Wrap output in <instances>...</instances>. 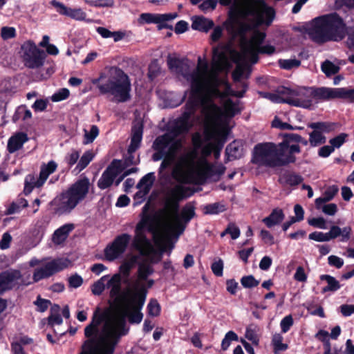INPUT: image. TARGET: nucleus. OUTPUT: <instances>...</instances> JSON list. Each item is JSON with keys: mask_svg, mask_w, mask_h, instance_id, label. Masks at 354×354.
<instances>
[{"mask_svg": "<svg viewBox=\"0 0 354 354\" xmlns=\"http://www.w3.org/2000/svg\"><path fill=\"white\" fill-rule=\"evenodd\" d=\"M274 17V11L262 0H234L230 11L228 19L224 25L227 32L233 37H240L241 52L232 51V59L236 67L232 73L235 81H239L250 64L257 62V44L266 37V35L254 31L250 39L246 34L254 28L265 23L270 25Z\"/></svg>", "mask_w": 354, "mask_h": 354, "instance_id": "nucleus-1", "label": "nucleus"}, {"mask_svg": "<svg viewBox=\"0 0 354 354\" xmlns=\"http://www.w3.org/2000/svg\"><path fill=\"white\" fill-rule=\"evenodd\" d=\"M138 259V254H128L119 268L120 272L108 279L110 308L106 310H142L143 308L148 291L155 284V281L149 277L154 269L150 263H139L136 273L129 279Z\"/></svg>", "mask_w": 354, "mask_h": 354, "instance_id": "nucleus-2", "label": "nucleus"}, {"mask_svg": "<svg viewBox=\"0 0 354 354\" xmlns=\"http://www.w3.org/2000/svg\"><path fill=\"white\" fill-rule=\"evenodd\" d=\"M167 62L171 71L183 75L190 83V94L183 112L185 115H194L200 104H206L211 95H218L216 88L220 82L218 73L227 68L229 64L226 50L222 46L214 48L211 67L199 57L197 66L191 73L188 72L189 65L187 59H180L169 55Z\"/></svg>", "mask_w": 354, "mask_h": 354, "instance_id": "nucleus-3", "label": "nucleus"}, {"mask_svg": "<svg viewBox=\"0 0 354 354\" xmlns=\"http://www.w3.org/2000/svg\"><path fill=\"white\" fill-rule=\"evenodd\" d=\"M187 189L181 185H174L164 191V207L161 210L164 222L160 229L153 232V239L161 252L171 250L172 236H178L185 228V225L195 215V207L191 203L186 204L178 214L179 203L187 197Z\"/></svg>", "mask_w": 354, "mask_h": 354, "instance_id": "nucleus-4", "label": "nucleus"}, {"mask_svg": "<svg viewBox=\"0 0 354 354\" xmlns=\"http://www.w3.org/2000/svg\"><path fill=\"white\" fill-rule=\"evenodd\" d=\"M112 311H94L91 323L84 328L88 339L84 344V350L80 354H113L120 337L127 332L122 322L110 327L113 318L106 313Z\"/></svg>", "mask_w": 354, "mask_h": 354, "instance_id": "nucleus-5", "label": "nucleus"}, {"mask_svg": "<svg viewBox=\"0 0 354 354\" xmlns=\"http://www.w3.org/2000/svg\"><path fill=\"white\" fill-rule=\"evenodd\" d=\"M204 110L205 133L209 140L214 141V155L218 158L231 127V119L241 112L239 102L226 99L222 108L206 105Z\"/></svg>", "mask_w": 354, "mask_h": 354, "instance_id": "nucleus-6", "label": "nucleus"}, {"mask_svg": "<svg viewBox=\"0 0 354 354\" xmlns=\"http://www.w3.org/2000/svg\"><path fill=\"white\" fill-rule=\"evenodd\" d=\"M225 171L224 166L213 167L204 157L197 159L196 151H192L178 158L171 175L179 183L200 184L207 179L218 180Z\"/></svg>", "mask_w": 354, "mask_h": 354, "instance_id": "nucleus-7", "label": "nucleus"}, {"mask_svg": "<svg viewBox=\"0 0 354 354\" xmlns=\"http://www.w3.org/2000/svg\"><path fill=\"white\" fill-rule=\"evenodd\" d=\"M347 27L337 13L317 17L307 29L310 38L317 43L328 41H339L346 36Z\"/></svg>", "mask_w": 354, "mask_h": 354, "instance_id": "nucleus-8", "label": "nucleus"}, {"mask_svg": "<svg viewBox=\"0 0 354 354\" xmlns=\"http://www.w3.org/2000/svg\"><path fill=\"white\" fill-rule=\"evenodd\" d=\"M90 185L89 180L87 178H83L76 181L50 203L53 212L57 215L71 212L79 203L86 198Z\"/></svg>", "mask_w": 354, "mask_h": 354, "instance_id": "nucleus-9", "label": "nucleus"}, {"mask_svg": "<svg viewBox=\"0 0 354 354\" xmlns=\"http://www.w3.org/2000/svg\"><path fill=\"white\" fill-rule=\"evenodd\" d=\"M97 88L102 94H109L118 103L126 102L131 98V83L129 76L120 68L111 67L106 80L98 83Z\"/></svg>", "mask_w": 354, "mask_h": 354, "instance_id": "nucleus-10", "label": "nucleus"}, {"mask_svg": "<svg viewBox=\"0 0 354 354\" xmlns=\"http://www.w3.org/2000/svg\"><path fill=\"white\" fill-rule=\"evenodd\" d=\"M283 145L272 142L257 144L253 151L252 162L259 166L276 167L283 166L296 160L295 156H285Z\"/></svg>", "mask_w": 354, "mask_h": 354, "instance_id": "nucleus-11", "label": "nucleus"}, {"mask_svg": "<svg viewBox=\"0 0 354 354\" xmlns=\"http://www.w3.org/2000/svg\"><path fill=\"white\" fill-rule=\"evenodd\" d=\"M194 116L183 113L175 122L169 126L166 133L158 136L153 143L156 152L152 156L153 161L163 158L169 144L180 133L187 132L193 124Z\"/></svg>", "mask_w": 354, "mask_h": 354, "instance_id": "nucleus-12", "label": "nucleus"}, {"mask_svg": "<svg viewBox=\"0 0 354 354\" xmlns=\"http://www.w3.org/2000/svg\"><path fill=\"white\" fill-rule=\"evenodd\" d=\"M29 265L35 267L39 265L34 271L32 279L37 282L43 279L48 278L57 272L69 267L71 262L66 258H57L54 259H32Z\"/></svg>", "mask_w": 354, "mask_h": 354, "instance_id": "nucleus-13", "label": "nucleus"}, {"mask_svg": "<svg viewBox=\"0 0 354 354\" xmlns=\"http://www.w3.org/2000/svg\"><path fill=\"white\" fill-rule=\"evenodd\" d=\"M146 222L140 221L135 229V235L131 242V248L139 252L140 256L150 257L156 253V249L145 234Z\"/></svg>", "mask_w": 354, "mask_h": 354, "instance_id": "nucleus-14", "label": "nucleus"}, {"mask_svg": "<svg viewBox=\"0 0 354 354\" xmlns=\"http://www.w3.org/2000/svg\"><path fill=\"white\" fill-rule=\"evenodd\" d=\"M21 56L26 66L35 68L43 65L44 53L39 50L34 42L26 41L21 46Z\"/></svg>", "mask_w": 354, "mask_h": 354, "instance_id": "nucleus-15", "label": "nucleus"}, {"mask_svg": "<svg viewBox=\"0 0 354 354\" xmlns=\"http://www.w3.org/2000/svg\"><path fill=\"white\" fill-rule=\"evenodd\" d=\"M289 94L287 103L295 106L308 109L314 100L313 87H301L294 91L286 89Z\"/></svg>", "mask_w": 354, "mask_h": 354, "instance_id": "nucleus-16", "label": "nucleus"}, {"mask_svg": "<svg viewBox=\"0 0 354 354\" xmlns=\"http://www.w3.org/2000/svg\"><path fill=\"white\" fill-rule=\"evenodd\" d=\"M131 239V235L127 233L116 236L112 243L107 245L104 250L106 259L111 261L122 256Z\"/></svg>", "mask_w": 354, "mask_h": 354, "instance_id": "nucleus-17", "label": "nucleus"}, {"mask_svg": "<svg viewBox=\"0 0 354 354\" xmlns=\"http://www.w3.org/2000/svg\"><path fill=\"white\" fill-rule=\"evenodd\" d=\"M110 317H111L114 322L111 324L110 327H115L118 323L122 322L124 324V328L127 329L125 334L121 335L120 339L126 335L129 331V327L127 325V319L131 324L140 323L143 317V315L141 311H112V313H106Z\"/></svg>", "mask_w": 354, "mask_h": 354, "instance_id": "nucleus-18", "label": "nucleus"}, {"mask_svg": "<svg viewBox=\"0 0 354 354\" xmlns=\"http://www.w3.org/2000/svg\"><path fill=\"white\" fill-rule=\"evenodd\" d=\"M122 170V162L118 160H113L99 179L97 186L101 189L108 188L113 184L116 176L119 175Z\"/></svg>", "mask_w": 354, "mask_h": 354, "instance_id": "nucleus-19", "label": "nucleus"}, {"mask_svg": "<svg viewBox=\"0 0 354 354\" xmlns=\"http://www.w3.org/2000/svg\"><path fill=\"white\" fill-rule=\"evenodd\" d=\"M220 72L218 73V75L219 74ZM218 78L219 80V84H218L216 88L218 91V95H212L209 97V98L208 99L206 104H200L199 106V108H201V113L203 115H204V109H205V106L207 105V106H210V105H212V106H216V104H213L212 102V97H223V96H225V95H233V96H236V97H242L243 95H244V93H245L246 91V86H245L244 89L241 91H232L230 88V86L225 82V81L222 79H221L218 76Z\"/></svg>", "mask_w": 354, "mask_h": 354, "instance_id": "nucleus-20", "label": "nucleus"}, {"mask_svg": "<svg viewBox=\"0 0 354 354\" xmlns=\"http://www.w3.org/2000/svg\"><path fill=\"white\" fill-rule=\"evenodd\" d=\"M50 4L56 8L60 15L69 17L75 20L83 21L86 17V13L82 8H68L62 3L55 0L51 1Z\"/></svg>", "mask_w": 354, "mask_h": 354, "instance_id": "nucleus-21", "label": "nucleus"}, {"mask_svg": "<svg viewBox=\"0 0 354 354\" xmlns=\"http://www.w3.org/2000/svg\"><path fill=\"white\" fill-rule=\"evenodd\" d=\"M21 277V272L17 270L5 271L0 274V294L12 288Z\"/></svg>", "mask_w": 354, "mask_h": 354, "instance_id": "nucleus-22", "label": "nucleus"}, {"mask_svg": "<svg viewBox=\"0 0 354 354\" xmlns=\"http://www.w3.org/2000/svg\"><path fill=\"white\" fill-rule=\"evenodd\" d=\"M156 180L153 172H150L144 176L137 185L139 191L136 194L135 197L143 199L149 192Z\"/></svg>", "mask_w": 354, "mask_h": 354, "instance_id": "nucleus-23", "label": "nucleus"}, {"mask_svg": "<svg viewBox=\"0 0 354 354\" xmlns=\"http://www.w3.org/2000/svg\"><path fill=\"white\" fill-rule=\"evenodd\" d=\"M314 100H330L338 98V88L328 87H313Z\"/></svg>", "mask_w": 354, "mask_h": 354, "instance_id": "nucleus-24", "label": "nucleus"}, {"mask_svg": "<svg viewBox=\"0 0 354 354\" xmlns=\"http://www.w3.org/2000/svg\"><path fill=\"white\" fill-rule=\"evenodd\" d=\"M142 132L143 128L142 123L140 122H136L132 128L131 141L128 148L129 153L135 152L140 147L142 138Z\"/></svg>", "mask_w": 354, "mask_h": 354, "instance_id": "nucleus-25", "label": "nucleus"}, {"mask_svg": "<svg viewBox=\"0 0 354 354\" xmlns=\"http://www.w3.org/2000/svg\"><path fill=\"white\" fill-rule=\"evenodd\" d=\"M28 140L27 134L19 132L10 138L8 142V149L10 153H14L21 149L23 145Z\"/></svg>", "mask_w": 354, "mask_h": 354, "instance_id": "nucleus-26", "label": "nucleus"}, {"mask_svg": "<svg viewBox=\"0 0 354 354\" xmlns=\"http://www.w3.org/2000/svg\"><path fill=\"white\" fill-rule=\"evenodd\" d=\"M74 229L73 224H65L56 230L52 236V241L55 245H60L64 243L69 233Z\"/></svg>", "mask_w": 354, "mask_h": 354, "instance_id": "nucleus-27", "label": "nucleus"}, {"mask_svg": "<svg viewBox=\"0 0 354 354\" xmlns=\"http://www.w3.org/2000/svg\"><path fill=\"white\" fill-rule=\"evenodd\" d=\"M212 20L204 17H195L193 19L192 28L194 30L207 32L214 26Z\"/></svg>", "mask_w": 354, "mask_h": 354, "instance_id": "nucleus-28", "label": "nucleus"}, {"mask_svg": "<svg viewBox=\"0 0 354 354\" xmlns=\"http://www.w3.org/2000/svg\"><path fill=\"white\" fill-rule=\"evenodd\" d=\"M284 218V214L282 209H274L272 213L267 217L264 218L262 221L268 227H272L274 225L279 224Z\"/></svg>", "mask_w": 354, "mask_h": 354, "instance_id": "nucleus-29", "label": "nucleus"}, {"mask_svg": "<svg viewBox=\"0 0 354 354\" xmlns=\"http://www.w3.org/2000/svg\"><path fill=\"white\" fill-rule=\"evenodd\" d=\"M57 168V164L54 160L49 161L47 164H42L40 167V181L41 183H45L50 174L54 173Z\"/></svg>", "mask_w": 354, "mask_h": 354, "instance_id": "nucleus-30", "label": "nucleus"}, {"mask_svg": "<svg viewBox=\"0 0 354 354\" xmlns=\"http://www.w3.org/2000/svg\"><path fill=\"white\" fill-rule=\"evenodd\" d=\"M181 147L182 145L180 140H174L169 144L163 158L165 159L169 165H171L176 158L178 151L181 148Z\"/></svg>", "mask_w": 354, "mask_h": 354, "instance_id": "nucleus-31", "label": "nucleus"}, {"mask_svg": "<svg viewBox=\"0 0 354 354\" xmlns=\"http://www.w3.org/2000/svg\"><path fill=\"white\" fill-rule=\"evenodd\" d=\"M44 183L40 181V176H35L32 174L28 175L25 178V187L24 192L25 194H29L34 188L41 187Z\"/></svg>", "mask_w": 354, "mask_h": 354, "instance_id": "nucleus-32", "label": "nucleus"}, {"mask_svg": "<svg viewBox=\"0 0 354 354\" xmlns=\"http://www.w3.org/2000/svg\"><path fill=\"white\" fill-rule=\"evenodd\" d=\"M337 192L338 188L336 186L333 185L327 188L324 192L323 196L317 198L315 200V205L317 208H320L322 205L332 200Z\"/></svg>", "mask_w": 354, "mask_h": 354, "instance_id": "nucleus-33", "label": "nucleus"}, {"mask_svg": "<svg viewBox=\"0 0 354 354\" xmlns=\"http://www.w3.org/2000/svg\"><path fill=\"white\" fill-rule=\"evenodd\" d=\"M301 176L295 173H286L283 174L279 181L281 183L286 184L290 186L297 185L303 181Z\"/></svg>", "mask_w": 354, "mask_h": 354, "instance_id": "nucleus-34", "label": "nucleus"}, {"mask_svg": "<svg viewBox=\"0 0 354 354\" xmlns=\"http://www.w3.org/2000/svg\"><path fill=\"white\" fill-rule=\"evenodd\" d=\"M226 153L230 158H239L243 156V148L239 142L234 141L227 147Z\"/></svg>", "mask_w": 354, "mask_h": 354, "instance_id": "nucleus-35", "label": "nucleus"}, {"mask_svg": "<svg viewBox=\"0 0 354 354\" xmlns=\"http://www.w3.org/2000/svg\"><path fill=\"white\" fill-rule=\"evenodd\" d=\"M322 71L327 76L330 77L337 74L339 71V66L333 64L329 60H325L321 65Z\"/></svg>", "mask_w": 354, "mask_h": 354, "instance_id": "nucleus-36", "label": "nucleus"}, {"mask_svg": "<svg viewBox=\"0 0 354 354\" xmlns=\"http://www.w3.org/2000/svg\"><path fill=\"white\" fill-rule=\"evenodd\" d=\"M283 337L280 333H275L272 336V343L274 346V352L277 354L288 348V344L283 343Z\"/></svg>", "mask_w": 354, "mask_h": 354, "instance_id": "nucleus-37", "label": "nucleus"}, {"mask_svg": "<svg viewBox=\"0 0 354 354\" xmlns=\"http://www.w3.org/2000/svg\"><path fill=\"white\" fill-rule=\"evenodd\" d=\"M309 136V142L312 147H316L326 142V137L319 131H313Z\"/></svg>", "mask_w": 354, "mask_h": 354, "instance_id": "nucleus-38", "label": "nucleus"}, {"mask_svg": "<svg viewBox=\"0 0 354 354\" xmlns=\"http://www.w3.org/2000/svg\"><path fill=\"white\" fill-rule=\"evenodd\" d=\"M108 279H110L108 275L103 276L98 281H97L93 284L91 287V291L93 295H100L102 293V292L105 289V286L107 287V284L105 285L104 283Z\"/></svg>", "mask_w": 354, "mask_h": 354, "instance_id": "nucleus-39", "label": "nucleus"}, {"mask_svg": "<svg viewBox=\"0 0 354 354\" xmlns=\"http://www.w3.org/2000/svg\"><path fill=\"white\" fill-rule=\"evenodd\" d=\"M322 280H326L328 286L324 288V291H336L340 288L339 283L335 277L330 275H322Z\"/></svg>", "mask_w": 354, "mask_h": 354, "instance_id": "nucleus-40", "label": "nucleus"}, {"mask_svg": "<svg viewBox=\"0 0 354 354\" xmlns=\"http://www.w3.org/2000/svg\"><path fill=\"white\" fill-rule=\"evenodd\" d=\"M225 210V205L220 203L209 204L204 207V212L207 214H217Z\"/></svg>", "mask_w": 354, "mask_h": 354, "instance_id": "nucleus-41", "label": "nucleus"}, {"mask_svg": "<svg viewBox=\"0 0 354 354\" xmlns=\"http://www.w3.org/2000/svg\"><path fill=\"white\" fill-rule=\"evenodd\" d=\"M98 134L99 129L96 125H93L89 131L84 129V140L83 142L86 145L93 142Z\"/></svg>", "mask_w": 354, "mask_h": 354, "instance_id": "nucleus-42", "label": "nucleus"}, {"mask_svg": "<svg viewBox=\"0 0 354 354\" xmlns=\"http://www.w3.org/2000/svg\"><path fill=\"white\" fill-rule=\"evenodd\" d=\"M34 304L39 308L40 310H59V307L57 305H53L50 301L48 299H41L40 297H37V299L34 301Z\"/></svg>", "mask_w": 354, "mask_h": 354, "instance_id": "nucleus-43", "label": "nucleus"}, {"mask_svg": "<svg viewBox=\"0 0 354 354\" xmlns=\"http://www.w3.org/2000/svg\"><path fill=\"white\" fill-rule=\"evenodd\" d=\"M279 145H283L284 150L283 152L285 156L291 155L294 156V153L300 152V147L297 144L289 145L287 140H284Z\"/></svg>", "mask_w": 354, "mask_h": 354, "instance_id": "nucleus-44", "label": "nucleus"}, {"mask_svg": "<svg viewBox=\"0 0 354 354\" xmlns=\"http://www.w3.org/2000/svg\"><path fill=\"white\" fill-rule=\"evenodd\" d=\"M93 153L91 151H86L83 156L81 157L78 164H77V169L81 171L84 169L93 160Z\"/></svg>", "mask_w": 354, "mask_h": 354, "instance_id": "nucleus-45", "label": "nucleus"}, {"mask_svg": "<svg viewBox=\"0 0 354 354\" xmlns=\"http://www.w3.org/2000/svg\"><path fill=\"white\" fill-rule=\"evenodd\" d=\"M238 339L237 335L233 331L227 332L221 342V348L223 351L227 350L232 341Z\"/></svg>", "mask_w": 354, "mask_h": 354, "instance_id": "nucleus-46", "label": "nucleus"}, {"mask_svg": "<svg viewBox=\"0 0 354 354\" xmlns=\"http://www.w3.org/2000/svg\"><path fill=\"white\" fill-rule=\"evenodd\" d=\"M279 64L281 68L290 70L293 68H297L301 64V62L296 59H280Z\"/></svg>", "mask_w": 354, "mask_h": 354, "instance_id": "nucleus-47", "label": "nucleus"}, {"mask_svg": "<svg viewBox=\"0 0 354 354\" xmlns=\"http://www.w3.org/2000/svg\"><path fill=\"white\" fill-rule=\"evenodd\" d=\"M338 98H343L348 102H354V89L338 88Z\"/></svg>", "mask_w": 354, "mask_h": 354, "instance_id": "nucleus-48", "label": "nucleus"}, {"mask_svg": "<svg viewBox=\"0 0 354 354\" xmlns=\"http://www.w3.org/2000/svg\"><path fill=\"white\" fill-rule=\"evenodd\" d=\"M241 285L246 288H251L257 286L259 284V281L252 276L248 275L243 277L241 279Z\"/></svg>", "mask_w": 354, "mask_h": 354, "instance_id": "nucleus-49", "label": "nucleus"}, {"mask_svg": "<svg viewBox=\"0 0 354 354\" xmlns=\"http://www.w3.org/2000/svg\"><path fill=\"white\" fill-rule=\"evenodd\" d=\"M28 206V201L25 198H19L17 202L12 203L8 209V213L11 214L19 211L20 208Z\"/></svg>", "mask_w": 354, "mask_h": 354, "instance_id": "nucleus-50", "label": "nucleus"}, {"mask_svg": "<svg viewBox=\"0 0 354 354\" xmlns=\"http://www.w3.org/2000/svg\"><path fill=\"white\" fill-rule=\"evenodd\" d=\"M68 286L71 288H77L83 283L82 277L77 273L70 276L68 279Z\"/></svg>", "mask_w": 354, "mask_h": 354, "instance_id": "nucleus-51", "label": "nucleus"}, {"mask_svg": "<svg viewBox=\"0 0 354 354\" xmlns=\"http://www.w3.org/2000/svg\"><path fill=\"white\" fill-rule=\"evenodd\" d=\"M16 30L14 27L3 26L1 29V37L3 40L15 37Z\"/></svg>", "mask_w": 354, "mask_h": 354, "instance_id": "nucleus-52", "label": "nucleus"}, {"mask_svg": "<svg viewBox=\"0 0 354 354\" xmlns=\"http://www.w3.org/2000/svg\"><path fill=\"white\" fill-rule=\"evenodd\" d=\"M346 137L347 134L344 133H340L336 137L330 139L329 140V143L331 147H334V149L335 148H339L345 142Z\"/></svg>", "mask_w": 354, "mask_h": 354, "instance_id": "nucleus-53", "label": "nucleus"}, {"mask_svg": "<svg viewBox=\"0 0 354 354\" xmlns=\"http://www.w3.org/2000/svg\"><path fill=\"white\" fill-rule=\"evenodd\" d=\"M69 94L70 92L68 89L64 88L54 93L51 97V100L53 102H59L68 98Z\"/></svg>", "mask_w": 354, "mask_h": 354, "instance_id": "nucleus-54", "label": "nucleus"}, {"mask_svg": "<svg viewBox=\"0 0 354 354\" xmlns=\"http://www.w3.org/2000/svg\"><path fill=\"white\" fill-rule=\"evenodd\" d=\"M308 127L314 129V131H319L322 132H328L330 131V125L326 122H313L308 124Z\"/></svg>", "mask_w": 354, "mask_h": 354, "instance_id": "nucleus-55", "label": "nucleus"}, {"mask_svg": "<svg viewBox=\"0 0 354 354\" xmlns=\"http://www.w3.org/2000/svg\"><path fill=\"white\" fill-rule=\"evenodd\" d=\"M292 325V317L290 315L286 316L283 319H282L280 323L281 332L283 333H287Z\"/></svg>", "mask_w": 354, "mask_h": 354, "instance_id": "nucleus-56", "label": "nucleus"}, {"mask_svg": "<svg viewBox=\"0 0 354 354\" xmlns=\"http://www.w3.org/2000/svg\"><path fill=\"white\" fill-rule=\"evenodd\" d=\"M308 223L310 225L318 227L319 229H326V220L322 217L313 218L308 219Z\"/></svg>", "mask_w": 354, "mask_h": 354, "instance_id": "nucleus-57", "label": "nucleus"}, {"mask_svg": "<svg viewBox=\"0 0 354 354\" xmlns=\"http://www.w3.org/2000/svg\"><path fill=\"white\" fill-rule=\"evenodd\" d=\"M264 39L258 44H257V56L258 57V54L260 53H266L268 55H271L274 53L275 48L273 46L271 45H264L263 46H260V44L263 42Z\"/></svg>", "mask_w": 354, "mask_h": 354, "instance_id": "nucleus-58", "label": "nucleus"}, {"mask_svg": "<svg viewBox=\"0 0 354 354\" xmlns=\"http://www.w3.org/2000/svg\"><path fill=\"white\" fill-rule=\"evenodd\" d=\"M319 209H321L324 214L330 216H333L336 214L337 211V206L335 203H329L327 205L323 204L321 205V207Z\"/></svg>", "mask_w": 354, "mask_h": 354, "instance_id": "nucleus-59", "label": "nucleus"}, {"mask_svg": "<svg viewBox=\"0 0 354 354\" xmlns=\"http://www.w3.org/2000/svg\"><path fill=\"white\" fill-rule=\"evenodd\" d=\"M225 232L230 234L232 239H236L240 236V230L234 223H230L225 229Z\"/></svg>", "mask_w": 354, "mask_h": 354, "instance_id": "nucleus-60", "label": "nucleus"}, {"mask_svg": "<svg viewBox=\"0 0 354 354\" xmlns=\"http://www.w3.org/2000/svg\"><path fill=\"white\" fill-rule=\"evenodd\" d=\"M48 103L47 99H39L32 105V108L36 112L44 111L46 109Z\"/></svg>", "mask_w": 354, "mask_h": 354, "instance_id": "nucleus-61", "label": "nucleus"}, {"mask_svg": "<svg viewBox=\"0 0 354 354\" xmlns=\"http://www.w3.org/2000/svg\"><path fill=\"white\" fill-rule=\"evenodd\" d=\"M328 263L330 266L336 268H341L344 265V260L335 255H330L328 257Z\"/></svg>", "mask_w": 354, "mask_h": 354, "instance_id": "nucleus-62", "label": "nucleus"}, {"mask_svg": "<svg viewBox=\"0 0 354 354\" xmlns=\"http://www.w3.org/2000/svg\"><path fill=\"white\" fill-rule=\"evenodd\" d=\"M212 270L215 275L218 277L222 276L223 270V261L221 259H219L218 261L214 262L212 264Z\"/></svg>", "mask_w": 354, "mask_h": 354, "instance_id": "nucleus-63", "label": "nucleus"}, {"mask_svg": "<svg viewBox=\"0 0 354 354\" xmlns=\"http://www.w3.org/2000/svg\"><path fill=\"white\" fill-rule=\"evenodd\" d=\"M346 35L348 37L346 41V46L349 48L354 49V26L347 28Z\"/></svg>", "mask_w": 354, "mask_h": 354, "instance_id": "nucleus-64", "label": "nucleus"}]
</instances>
